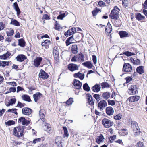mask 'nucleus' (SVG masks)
I'll use <instances>...</instances> for the list:
<instances>
[{"label":"nucleus","mask_w":147,"mask_h":147,"mask_svg":"<svg viewBox=\"0 0 147 147\" xmlns=\"http://www.w3.org/2000/svg\"><path fill=\"white\" fill-rule=\"evenodd\" d=\"M25 127L24 126H18L14 127L13 133L14 135L18 138L24 135L23 133Z\"/></svg>","instance_id":"nucleus-1"},{"label":"nucleus","mask_w":147,"mask_h":147,"mask_svg":"<svg viewBox=\"0 0 147 147\" xmlns=\"http://www.w3.org/2000/svg\"><path fill=\"white\" fill-rule=\"evenodd\" d=\"M120 11V9L117 6L114 7L109 15L111 19L117 20L119 17V13Z\"/></svg>","instance_id":"nucleus-2"},{"label":"nucleus","mask_w":147,"mask_h":147,"mask_svg":"<svg viewBox=\"0 0 147 147\" xmlns=\"http://www.w3.org/2000/svg\"><path fill=\"white\" fill-rule=\"evenodd\" d=\"M137 86L131 85L128 90V93L129 95H134L138 93Z\"/></svg>","instance_id":"nucleus-3"},{"label":"nucleus","mask_w":147,"mask_h":147,"mask_svg":"<svg viewBox=\"0 0 147 147\" xmlns=\"http://www.w3.org/2000/svg\"><path fill=\"white\" fill-rule=\"evenodd\" d=\"M102 123L105 128H109L111 127L113 124V122L106 118L103 119L102 121Z\"/></svg>","instance_id":"nucleus-4"},{"label":"nucleus","mask_w":147,"mask_h":147,"mask_svg":"<svg viewBox=\"0 0 147 147\" xmlns=\"http://www.w3.org/2000/svg\"><path fill=\"white\" fill-rule=\"evenodd\" d=\"M132 70L131 65L128 63H124L122 69V71L124 72H131Z\"/></svg>","instance_id":"nucleus-5"},{"label":"nucleus","mask_w":147,"mask_h":147,"mask_svg":"<svg viewBox=\"0 0 147 147\" xmlns=\"http://www.w3.org/2000/svg\"><path fill=\"white\" fill-rule=\"evenodd\" d=\"M74 88L79 90L81 88L82 85V82L76 79H74L72 82Z\"/></svg>","instance_id":"nucleus-6"},{"label":"nucleus","mask_w":147,"mask_h":147,"mask_svg":"<svg viewBox=\"0 0 147 147\" xmlns=\"http://www.w3.org/2000/svg\"><path fill=\"white\" fill-rule=\"evenodd\" d=\"M107 106V102L104 100L100 101L97 105V107L100 110L102 111Z\"/></svg>","instance_id":"nucleus-7"},{"label":"nucleus","mask_w":147,"mask_h":147,"mask_svg":"<svg viewBox=\"0 0 147 147\" xmlns=\"http://www.w3.org/2000/svg\"><path fill=\"white\" fill-rule=\"evenodd\" d=\"M42 58L40 57H37L34 61V65L36 67H38L40 65Z\"/></svg>","instance_id":"nucleus-8"},{"label":"nucleus","mask_w":147,"mask_h":147,"mask_svg":"<svg viewBox=\"0 0 147 147\" xmlns=\"http://www.w3.org/2000/svg\"><path fill=\"white\" fill-rule=\"evenodd\" d=\"M22 113L25 115H30L32 113V110L28 107H24L22 109Z\"/></svg>","instance_id":"nucleus-9"},{"label":"nucleus","mask_w":147,"mask_h":147,"mask_svg":"<svg viewBox=\"0 0 147 147\" xmlns=\"http://www.w3.org/2000/svg\"><path fill=\"white\" fill-rule=\"evenodd\" d=\"M55 144L58 147H63L62 144V138L58 136L55 139Z\"/></svg>","instance_id":"nucleus-10"},{"label":"nucleus","mask_w":147,"mask_h":147,"mask_svg":"<svg viewBox=\"0 0 147 147\" xmlns=\"http://www.w3.org/2000/svg\"><path fill=\"white\" fill-rule=\"evenodd\" d=\"M78 68L77 65L74 63L70 64L68 66V69L71 71L78 70Z\"/></svg>","instance_id":"nucleus-11"},{"label":"nucleus","mask_w":147,"mask_h":147,"mask_svg":"<svg viewBox=\"0 0 147 147\" xmlns=\"http://www.w3.org/2000/svg\"><path fill=\"white\" fill-rule=\"evenodd\" d=\"M39 77L42 79H47L49 77V75L43 70H40L39 74Z\"/></svg>","instance_id":"nucleus-12"},{"label":"nucleus","mask_w":147,"mask_h":147,"mask_svg":"<svg viewBox=\"0 0 147 147\" xmlns=\"http://www.w3.org/2000/svg\"><path fill=\"white\" fill-rule=\"evenodd\" d=\"M106 113V114L109 116L112 115L114 113V111L111 106L107 107L105 109Z\"/></svg>","instance_id":"nucleus-13"},{"label":"nucleus","mask_w":147,"mask_h":147,"mask_svg":"<svg viewBox=\"0 0 147 147\" xmlns=\"http://www.w3.org/2000/svg\"><path fill=\"white\" fill-rule=\"evenodd\" d=\"M87 96L88 97V103L89 104L92 106L94 105V102L93 101V99L91 95L89 93H88L87 94Z\"/></svg>","instance_id":"nucleus-14"},{"label":"nucleus","mask_w":147,"mask_h":147,"mask_svg":"<svg viewBox=\"0 0 147 147\" xmlns=\"http://www.w3.org/2000/svg\"><path fill=\"white\" fill-rule=\"evenodd\" d=\"M104 139L103 135L102 134H100V135L98 136L96 138V142L98 144H100L104 141Z\"/></svg>","instance_id":"nucleus-15"},{"label":"nucleus","mask_w":147,"mask_h":147,"mask_svg":"<svg viewBox=\"0 0 147 147\" xmlns=\"http://www.w3.org/2000/svg\"><path fill=\"white\" fill-rule=\"evenodd\" d=\"M42 94L40 92H37L33 95V97L35 102H37L38 100L40 98Z\"/></svg>","instance_id":"nucleus-16"},{"label":"nucleus","mask_w":147,"mask_h":147,"mask_svg":"<svg viewBox=\"0 0 147 147\" xmlns=\"http://www.w3.org/2000/svg\"><path fill=\"white\" fill-rule=\"evenodd\" d=\"M100 86L99 84H95L92 88V89L94 92H96L100 91Z\"/></svg>","instance_id":"nucleus-17"},{"label":"nucleus","mask_w":147,"mask_h":147,"mask_svg":"<svg viewBox=\"0 0 147 147\" xmlns=\"http://www.w3.org/2000/svg\"><path fill=\"white\" fill-rule=\"evenodd\" d=\"M26 58V57L24 55H20L16 57L17 60L19 62H22Z\"/></svg>","instance_id":"nucleus-18"},{"label":"nucleus","mask_w":147,"mask_h":147,"mask_svg":"<svg viewBox=\"0 0 147 147\" xmlns=\"http://www.w3.org/2000/svg\"><path fill=\"white\" fill-rule=\"evenodd\" d=\"M74 77L78 78L81 80H83L84 77V74H81L80 72L76 73L74 75Z\"/></svg>","instance_id":"nucleus-19"},{"label":"nucleus","mask_w":147,"mask_h":147,"mask_svg":"<svg viewBox=\"0 0 147 147\" xmlns=\"http://www.w3.org/2000/svg\"><path fill=\"white\" fill-rule=\"evenodd\" d=\"M13 6L14 8L17 12V15H20L21 13V11L17 3L16 2L14 3L13 5Z\"/></svg>","instance_id":"nucleus-20"},{"label":"nucleus","mask_w":147,"mask_h":147,"mask_svg":"<svg viewBox=\"0 0 147 147\" xmlns=\"http://www.w3.org/2000/svg\"><path fill=\"white\" fill-rule=\"evenodd\" d=\"M82 65L89 69H91L93 66V65L90 61L85 62L82 63Z\"/></svg>","instance_id":"nucleus-21"},{"label":"nucleus","mask_w":147,"mask_h":147,"mask_svg":"<svg viewBox=\"0 0 147 147\" xmlns=\"http://www.w3.org/2000/svg\"><path fill=\"white\" fill-rule=\"evenodd\" d=\"M78 48L77 45H73L71 48V51L72 53L75 54L77 53L78 52Z\"/></svg>","instance_id":"nucleus-22"},{"label":"nucleus","mask_w":147,"mask_h":147,"mask_svg":"<svg viewBox=\"0 0 147 147\" xmlns=\"http://www.w3.org/2000/svg\"><path fill=\"white\" fill-rule=\"evenodd\" d=\"M144 67L143 66H140L137 67L136 69L137 72L140 74H142L144 73Z\"/></svg>","instance_id":"nucleus-23"},{"label":"nucleus","mask_w":147,"mask_h":147,"mask_svg":"<svg viewBox=\"0 0 147 147\" xmlns=\"http://www.w3.org/2000/svg\"><path fill=\"white\" fill-rule=\"evenodd\" d=\"M77 56L78 61L83 62L84 61V56L82 53L80 52L78 55H77Z\"/></svg>","instance_id":"nucleus-24"},{"label":"nucleus","mask_w":147,"mask_h":147,"mask_svg":"<svg viewBox=\"0 0 147 147\" xmlns=\"http://www.w3.org/2000/svg\"><path fill=\"white\" fill-rule=\"evenodd\" d=\"M22 98L24 101L29 102L31 101L30 97L28 95L24 94L22 95Z\"/></svg>","instance_id":"nucleus-25"},{"label":"nucleus","mask_w":147,"mask_h":147,"mask_svg":"<svg viewBox=\"0 0 147 147\" xmlns=\"http://www.w3.org/2000/svg\"><path fill=\"white\" fill-rule=\"evenodd\" d=\"M51 42L50 41L48 40H46L44 42L42 43L41 45L42 46H44L47 49L49 47V44Z\"/></svg>","instance_id":"nucleus-26"},{"label":"nucleus","mask_w":147,"mask_h":147,"mask_svg":"<svg viewBox=\"0 0 147 147\" xmlns=\"http://www.w3.org/2000/svg\"><path fill=\"white\" fill-rule=\"evenodd\" d=\"M18 45L22 47H24L26 45V43L24 40L22 39H18Z\"/></svg>","instance_id":"nucleus-27"},{"label":"nucleus","mask_w":147,"mask_h":147,"mask_svg":"<svg viewBox=\"0 0 147 147\" xmlns=\"http://www.w3.org/2000/svg\"><path fill=\"white\" fill-rule=\"evenodd\" d=\"M107 26L108 28V30L107 28H105V31L106 32H107V33H110L111 32L112 30V27L111 24L109 22L107 24Z\"/></svg>","instance_id":"nucleus-28"},{"label":"nucleus","mask_w":147,"mask_h":147,"mask_svg":"<svg viewBox=\"0 0 147 147\" xmlns=\"http://www.w3.org/2000/svg\"><path fill=\"white\" fill-rule=\"evenodd\" d=\"M111 96V93L109 92H104L102 95V96L103 98L107 100Z\"/></svg>","instance_id":"nucleus-29"},{"label":"nucleus","mask_w":147,"mask_h":147,"mask_svg":"<svg viewBox=\"0 0 147 147\" xmlns=\"http://www.w3.org/2000/svg\"><path fill=\"white\" fill-rule=\"evenodd\" d=\"M131 61L134 65H139L140 64V60L137 59L135 60L132 58H131L130 59Z\"/></svg>","instance_id":"nucleus-30"},{"label":"nucleus","mask_w":147,"mask_h":147,"mask_svg":"<svg viewBox=\"0 0 147 147\" xmlns=\"http://www.w3.org/2000/svg\"><path fill=\"white\" fill-rule=\"evenodd\" d=\"M10 24L17 26H20L19 22L16 20L13 19H11V21Z\"/></svg>","instance_id":"nucleus-31"},{"label":"nucleus","mask_w":147,"mask_h":147,"mask_svg":"<svg viewBox=\"0 0 147 147\" xmlns=\"http://www.w3.org/2000/svg\"><path fill=\"white\" fill-rule=\"evenodd\" d=\"M128 34L126 31H121L119 32V35L120 36L121 38H122L124 37H126Z\"/></svg>","instance_id":"nucleus-32"},{"label":"nucleus","mask_w":147,"mask_h":147,"mask_svg":"<svg viewBox=\"0 0 147 147\" xmlns=\"http://www.w3.org/2000/svg\"><path fill=\"white\" fill-rule=\"evenodd\" d=\"M83 88L85 91L89 92L90 91V88L87 83H85L83 84Z\"/></svg>","instance_id":"nucleus-33"},{"label":"nucleus","mask_w":147,"mask_h":147,"mask_svg":"<svg viewBox=\"0 0 147 147\" xmlns=\"http://www.w3.org/2000/svg\"><path fill=\"white\" fill-rule=\"evenodd\" d=\"M136 19L138 20H140L144 19L145 18V17L142 15L140 13H139L136 15Z\"/></svg>","instance_id":"nucleus-34"},{"label":"nucleus","mask_w":147,"mask_h":147,"mask_svg":"<svg viewBox=\"0 0 147 147\" xmlns=\"http://www.w3.org/2000/svg\"><path fill=\"white\" fill-rule=\"evenodd\" d=\"M116 136L115 135H114L111 136L109 138V141L108 143L109 144L112 143L114 140L116 138Z\"/></svg>","instance_id":"nucleus-35"},{"label":"nucleus","mask_w":147,"mask_h":147,"mask_svg":"<svg viewBox=\"0 0 147 147\" xmlns=\"http://www.w3.org/2000/svg\"><path fill=\"white\" fill-rule=\"evenodd\" d=\"M9 64V61H0V66L5 67L6 65L8 66Z\"/></svg>","instance_id":"nucleus-36"},{"label":"nucleus","mask_w":147,"mask_h":147,"mask_svg":"<svg viewBox=\"0 0 147 147\" xmlns=\"http://www.w3.org/2000/svg\"><path fill=\"white\" fill-rule=\"evenodd\" d=\"M101 85L102 88H109L110 86L107 82H103L101 83Z\"/></svg>","instance_id":"nucleus-37"},{"label":"nucleus","mask_w":147,"mask_h":147,"mask_svg":"<svg viewBox=\"0 0 147 147\" xmlns=\"http://www.w3.org/2000/svg\"><path fill=\"white\" fill-rule=\"evenodd\" d=\"M131 125L132 127L134 128V129H138L139 128L137 123L135 121H132Z\"/></svg>","instance_id":"nucleus-38"},{"label":"nucleus","mask_w":147,"mask_h":147,"mask_svg":"<svg viewBox=\"0 0 147 147\" xmlns=\"http://www.w3.org/2000/svg\"><path fill=\"white\" fill-rule=\"evenodd\" d=\"M44 111L40 110L39 111V115L40 119L43 121H44V117H45L43 113Z\"/></svg>","instance_id":"nucleus-39"},{"label":"nucleus","mask_w":147,"mask_h":147,"mask_svg":"<svg viewBox=\"0 0 147 147\" xmlns=\"http://www.w3.org/2000/svg\"><path fill=\"white\" fill-rule=\"evenodd\" d=\"M45 138L44 137H41L40 138H36L34 139L33 141V143L34 144L38 142H40L41 141H43L44 140Z\"/></svg>","instance_id":"nucleus-40"},{"label":"nucleus","mask_w":147,"mask_h":147,"mask_svg":"<svg viewBox=\"0 0 147 147\" xmlns=\"http://www.w3.org/2000/svg\"><path fill=\"white\" fill-rule=\"evenodd\" d=\"M123 54L129 57L133 55H135V53L133 52H131L129 51H126L123 52Z\"/></svg>","instance_id":"nucleus-41"},{"label":"nucleus","mask_w":147,"mask_h":147,"mask_svg":"<svg viewBox=\"0 0 147 147\" xmlns=\"http://www.w3.org/2000/svg\"><path fill=\"white\" fill-rule=\"evenodd\" d=\"M63 129L64 132V137H67L69 136V134L68 133V130L67 127H63Z\"/></svg>","instance_id":"nucleus-42"},{"label":"nucleus","mask_w":147,"mask_h":147,"mask_svg":"<svg viewBox=\"0 0 147 147\" xmlns=\"http://www.w3.org/2000/svg\"><path fill=\"white\" fill-rule=\"evenodd\" d=\"M6 33L7 35L9 36L13 35L14 34V31L13 30L10 29L9 31H6Z\"/></svg>","instance_id":"nucleus-43"},{"label":"nucleus","mask_w":147,"mask_h":147,"mask_svg":"<svg viewBox=\"0 0 147 147\" xmlns=\"http://www.w3.org/2000/svg\"><path fill=\"white\" fill-rule=\"evenodd\" d=\"M53 55L55 60H57L58 59L59 56V52H53Z\"/></svg>","instance_id":"nucleus-44"},{"label":"nucleus","mask_w":147,"mask_h":147,"mask_svg":"<svg viewBox=\"0 0 147 147\" xmlns=\"http://www.w3.org/2000/svg\"><path fill=\"white\" fill-rule=\"evenodd\" d=\"M127 129H121L120 131V133L121 134V135L123 136L127 135L128 132L127 131Z\"/></svg>","instance_id":"nucleus-45"},{"label":"nucleus","mask_w":147,"mask_h":147,"mask_svg":"<svg viewBox=\"0 0 147 147\" xmlns=\"http://www.w3.org/2000/svg\"><path fill=\"white\" fill-rule=\"evenodd\" d=\"M5 125L8 126H10L15 124V121L13 120H9L5 122Z\"/></svg>","instance_id":"nucleus-46"},{"label":"nucleus","mask_w":147,"mask_h":147,"mask_svg":"<svg viewBox=\"0 0 147 147\" xmlns=\"http://www.w3.org/2000/svg\"><path fill=\"white\" fill-rule=\"evenodd\" d=\"M73 101V98H70L66 102V103L68 105H71L72 104Z\"/></svg>","instance_id":"nucleus-47"},{"label":"nucleus","mask_w":147,"mask_h":147,"mask_svg":"<svg viewBox=\"0 0 147 147\" xmlns=\"http://www.w3.org/2000/svg\"><path fill=\"white\" fill-rule=\"evenodd\" d=\"M17 110V109L16 108L9 109L7 110V112H12L16 115H17L18 113L16 111Z\"/></svg>","instance_id":"nucleus-48"},{"label":"nucleus","mask_w":147,"mask_h":147,"mask_svg":"<svg viewBox=\"0 0 147 147\" xmlns=\"http://www.w3.org/2000/svg\"><path fill=\"white\" fill-rule=\"evenodd\" d=\"M100 10L98 9L97 8H95V10L92 11V13L93 16H96L97 14L98 13Z\"/></svg>","instance_id":"nucleus-49"},{"label":"nucleus","mask_w":147,"mask_h":147,"mask_svg":"<svg viewBox=\"0 0 147 147\" xmlns=\"http://www.w3.org/2000/svg\"><path fill=\"white\" fill-rule=\"evenodd\" d=\"M93 97L97 101V102L99 101L100 99V97L99 95L97 94H95L93 95Z\"/></svg>","instance_id":"nucleus-50"},{"label":"nucleus","mask_w":147,"mask_h":147,"mask_svg":"<svg viewBox=\"0 0 147 147\" xmlns=\"http://www.w3.org/2000/svg\"><path fill=\"white\" fill-rule=\"evenodd\" d=\"M55 30H59L60 29V26L58 22L56 21L55 24Z\"/></svg>","instance_id":"nucleus-51"},{"label":"nucleus","mask_w":147,"mask_h":147,"mask_svg":"<svg viewBox=\"0 0 147 147\" xmlns=\"http://www.w3.org/2000/svg\"><path fill=\"white\" fill-rule=\"evenodd\" d=\"M72 34H73L72 33L70 30H68L65 33V35L66 36H69Z\"/></svg>","instance_id":"nucleus-52"},{"label":"nucleus","mask_w":147,"mask_h":147,"mask_svg":"<svg viewBox=\"0 0 147 147\" xmlns=\"http://www.w3.org/2000/svg\"><path fill=\"white\" fill-rule=\"evenodd\" d=\"M25 118L24 117H20L18 120V122L19 123H22V125L24 123V122Z\"/></svg>","instance_id":"nucleus-53"},{"label":"nucleus","mask_w":147,"mask_h":147,"mask_svg":"<svg viewBox=\"0 0 147 147\" xmlns=\"http://www.w3.org/2000/svg\"><path fill=\"white\" fill-rule=\"evenodd\" d=\"M25 105V104L24 103H22L19 101H18L17 104V106L18 107L21 108L24 107Z\"/></svg>","instance_id":"nucleus-54"},{"label":"nucleus","mask_w":147,"mask_h":147,"mask_svg":"<svg viewBox=\"0 0 147 147\" xmlns=\"http://www.w3.org/2000/svg\"><path fill=\"white\" fill-rule=\"evenodd\" d=\"M121 117L122 115L120 114H119L117 115L114 116V118L115 120H119L121 119Z\"/></svg>","instance_id":"nucleus-55"},{"label":"nucleus","mask_w":147,"mask_h":147,"mask_svg":"<svg viewBox=\"0 0 147 147\" xmlns=\"http://www.w3.org/2000/svg\"><path fill=\"white\" fill-rule=\"evenodd\" d=\"M107 101L109 105L113 106L115 105V102L114 100H108Z\"/></svg>","instance_id":"nucleus-56"},{"label":"nucleus","mask_w":147,"mask_h":147,"mask_svg":"<svg viewBox=\"0 0 147 147\" xmlns=\"http://www.w3.org/2000/svg\"><path fill=\"white\" fill-rule=\"evenodd\" d=\"M24 123H23L22 125H28L30 123V121L29 120H28L26 119H24Z\"/></svg>","instance_id":"nucleus-57"},{"label":"nucleus","mask_w":147,"mask_h":147,"mask_svg":"<svg viewBox=\"0 0 147 147\" xmlns=\"http://www.w3.org/2000/svg\"><path fill=\"white\" fill-rule=\"evenodd\" d=\"M125 79L126 80V83H127L132 81V78L131 77L128 76L125 78Z\"/></svg>","instance_id":"nucleus-58"},{"label":"nucleus","mask_w":147,"mask_h":147,"mask_svg":"<svg viewBox=\"0 0 147 147\" xmlns=\"http://www.w3.org/2000/svg\"><path fill=\"white\" fill-rule=\"evenodd\" d=\"M9 92H15L16 90V88L14 87H10L9 90Z\"/></svg>","instance_id":"nucleus-59"},{"label":"nucleus","mask_w":147,"mask_h":147,"mask_svg":"<svg viewBox=\"0 0 147 147\" xmlns=\"http://www.w3.org/2000/svg\"><path fill=\"white\" fill-rule=\"evenodd\" d=\"M78 56L77 55H74L73 57H72L71 61L72 62H76L77 61V59H78Z\"/></svg>","instance_id":"nucleus-60"},{"label":"nucleus","mask_w":147,"mask_h":147,"mask_svg":"<svg viewBox=\"0 0 147 147\" xmlns=\"http://www.w3.org/2000/svg\"><path fill=\"white\" fill-rule=\"evenodd\" d=\"M42 19L45 20L50 19V16L47 14H45L43 15Z\"/></svg>","instance_id":"nucleus-61"},{"label":"nucleus","mask_w":147,"mask_h":147,"mask_svg":"<svg viewBox=\"0 0 147 147\" xmlns=\"http://www.w3.org/2000/svg\"><path fill=\"white\" fill-rule=\"evenodd\" d=\"M5 25L2 22H0V31L4 29L5 28Z\"/></svg>","instance_id":"nucleus-62"},{"label":"nucleus","mask_w":147,"mask_h":147,"mask_svg":"<svg viewBox=\"0 0 147 147\" xmlns=\"http://www.w3.org/2000/svg\"><path fill=\"white\" fill-rule=\"evenodd\" d=\"M137 146L138 147H143L144 146L143 143L142 142H139L137 143Z\"/></svg>","instance_id":"nucleus-63"},{"label":"nucleus","mask_w":147,"mask_h":147,"mask_svg":"<svg viewBox=\"0 0 147 147\" xmlns=\"http://www.w3.org/2000/svg\"><path fill=\"white\" fill-rule=\"evenodd\" d=\"M144 9H147V0H146L142 5Z\"/></svg>","instance_id":"nucleus-64"}]
</instances>
